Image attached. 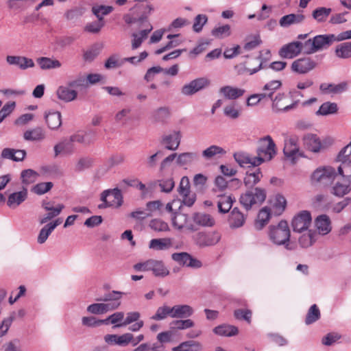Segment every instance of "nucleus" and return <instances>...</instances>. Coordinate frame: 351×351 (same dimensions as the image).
<instances>
[{"instance_id": "obj_1", "label": "nucleus", "mask_w": 351, "mask_h": 351, "mask_svg": "<svg viewBox=\"0 0 351 351\" xmlns=\"http://www.w3.org/2000/svg\"><path fill=\"white\" fill-rule=\"evenodd\" d=\"M152 10V5L148 3H137L128 13L123 15V19L126 24L141 28L145 23H149L147 16Z\"/></svg>"}, {"instance_id": "obj_2", "label": "nucleus", "mask_w": 351, "mask_h": 351, "mask_svg": "<svg viewBox=\"0 0 351 351\" xmlns=\"http://www.w3.org/2000/svg\"><path fill=\"white\" fill-rule=\"evenodd\" d=\"M268 237L269 240L276 245H284L288 250H294L290 244L291 231L288 223L281 220L276 226H270Z\"/></svg>"}, {"instance_id": "obj_3", "label": "nucleus", "mask_w": 351, "mask_h": 351, "mask_svg": "<svg viewBox=\"0 0 351 351\" xmlns=\"http://www.w3.org/2000/svg\"><path fill=\"white\" fill-rule=\"evenodd\" d=\"M337 41L334 34H322L309 38L304 43V53L312 54L327 48L334 42Z\"/></svg>"}, {"instance_id": "obj_4", "label": "nucleus", "mask_w": 351, "mask_h": 351, "mask_svg": "<svg viewBox=\"0 0 351 351\" xmlns=\"http://www.w3.org/2000/svg\"><path fill=\"white\" fill-rule=\"evenodd\" d=\"M265 190L256 187L253 191H248L242 194L239 202L246 210H249L254 205L262 204L265 200Z\"/></svg>"}, {"instance_id": "obj_5", "label": "nucleus", "mask_w": 351, "mask_h": 351, "mask_svg": "<svg viewBox=\"0 0 351 351\" xmlns=\"http://www.w3.org/2000/svg\"><path fill=\"white\" fill-rule=\"evenodd\" d=\"M256 153V157H261L263 162L271 160L276 156V144L270 136H265L258 141Z\"/></svg>"}, {"instance_id": "obj_6", "label": "nucleus", "mask_w": 351, "mask_h": 351, "mask_svg": "<svg viewBox=\"0 0 351 351\" xmlns=\"http://www.w3.org/2000/svg\"><path fill=\"white\" fill-rule=\"evenodd\" d=\"M101 200L103 202V204L99 206V208L113 206L119 207L123 203L121 191L117 188L112 190H106L101 193Z\"/></svg>"}, {"instance_id": "obj_7", "label": "nucleus", "mask_w": 351, "mask_h": 351, "mask_svg": "<svg viewBox=\"0 0 351 351\" xmlns=\"http://www.w3.org/2000/svg\"><path fill=\"white\" fill-rule=\"evenodd\" d=\"M210 81L205 77H198L184 84L181 88V93L184 96H191L207 88Z\"/></svg>"}, {"instance_id": "obj_8", "label": "nucleus", "mask_w": 351, "mask_h": 351, "mask_svg": "<svg viewBox=\"0 0 351 351\" xmlns=\"http://www.w3.org/2000/svg\"><path fill=\"white\" fill-rule=\"evenodd\" d=\"M311 215L308 210H302L292 219L291 226L295 232L302 233L308 230L311 224Z\"/></svg>"}, {"instance_id": "obj_9", "label": "nucleus", "mask_w": 351, "mask_h": 351, "mask_svg": "<svg viewBox=\"0 0 351 351\" xmlns=\"http://www.w3.org/2000/svg\"><path fill=\"white\" fill-rule=\"evenodd\" d=\"M332 186L330 193L337 197H343L350 193L351 188L350 184L351 182L347 179L340 178L339 175L335 172V176L332 178Z\"/></svg>"}, {"instance_id": "obj_10", "label": "nucleus", "mask_w": 351, "mask_h": 351, "mask_svg": "<svg viewBox=\"0 0 351 351\" xmlns=\"http://www.w3.org/2000/svg\"><path fill=\"white\" fill-rule=\"evenodd\" d=\"M286 95L285 93H278L274 97L271 99L272 101V110L275 112H287L291 110L295 109L299 100H295L290 104L285 102Z\"/></svg>"}, {"instance_id": "obj_11", "label": "nucleus", "mask_w": 351, "mask_h": 351, "mask_svg": "<svg viewBox=\"0 0 351 351\" xmlns=\"http://www.w3.org/2000/svg\"><path fill=\"white\" fill-rule=\"evenodd\" d=\"M221 237V234L217 231L201 232L195 235V241L200 247L211 246L218 243Z\"/></svg>"}, {"instance_id": "obj_12", "label": "nucleus", "mask_w": 351, "mask_h": 351, "mask_svg": "<svg viewBox=\"0 0 351 351\" xmlns=\"http://www.w3.org/2000/svg\"><path fill=\"white\" fill-rule=\"evenodd\" d=\"M304 51V43L295 41L283 45L279 50V56L282 58L291 59Z\"/></svg>"}, {"instance_id": "obj_13", "label": "nucleus", "mask_w": 351, "mask_h": 351, "mask_svg": "<svg viewBox=\"0 0 351 351\" xmlns=\"http://www.w3.org/2000/svg\"><path fill=\"white\" fill-rule=\"evenodd\" d=\"M182 134L180 130H173L161 137V143L165 147L171 151H176L180 146Z\"/></svg>"}, {"instance_id": "obj_14", "label": "nucleus", "mask_w": 351, "mask_h": 351, "mask_svg": "<svg viewBox=\"0 0 351 351\" xmlns=\"http://www.w3.org/2000/svg\"><path fill=\"white\" fill-rule=\"evenodd\" d=\"M138 32H135L132 34V49H136L143 43V42L147 38L149 34L152 31L153 26L150 23H145L144 25L141 28H136Z\"/></svg>"}, {"instance_id": "obj_15", "label": "nucleus", "mask_w": 351, "mask_h": 351, "mask_svg": "<svg viewBox=\"0 0 351 351\" xmlns=\"http://www.w3.org/2000/svg\"><path fill=\"white\" fill-rule=\"evenodd\" d=\"M317 63L311 58H299L293 62L291 69L299 74H305L315 69Z\"/></svg>"}, {"instance_id": "obj_16", "label": "nucleus", "mask_w": 351, "mask_h": 351, "mask_svg": "<svg viewBox=\"0 0 351 351\" xmlns=\"http://www.w3.org/2000/svg\"><path fill=\"white\" fill-rule=\"evenodd\" d=\"M335 170L331 167L317 169L312 174L311 179L313 182H320L326 184L330 182L335 174Z\"/></svg>"}, {"instance_id": "obj_17", "label": "nucleus", "mask_w": 351, "mask_h": 351, "mask_svg": "<svg viewBox=\"0 0 351 351\" xmlns=\"http://www.w3.org/2000/svg\"><path fill=\"white\" fill-rule=\"evenodd\" d=\"M234 158L237 162L242 167H258L263 162V160L261 157L250 156L245 153H235Z\"/></svg>"}, {"instance_id": "obj_18", "label": "nucleus", "mask_w": 351, "mask_h": 351, "mask_svg": "<svg viewBox=\"0 0 351 351\" xmlns=\"http://www.w3.org/2000/svg\"><path fill=\"white\" fill-rule=\"evenodd\" d=\"M245 219L246 215L235 207L230 213L228 223L230 228L237 229L244 225Z\"/></svg>"}, {"instance_id": "obj_19", "label": "nucleus", "mask_w": 351, "mask_h": 351, "mask_svg": "<svg viewBox=\"0 0 351 351\" xmlns=\"http://www.w3.org/2000/svg\"><path fill=\"white\" fill-rule=\"evenodd\" d=\"M43 207L48 213L40 219V224L46 223L48 221L58 216L64 208V206L62 204H59L56 207H53L51 205V202H44L43 203Z\"/></svg>"}, {"instance_id": "obj_20", "label": "nucleus", "mask_w": 351, "mask_h": 351, "mask_svg": "<svg viewBox=\"0 0 351 351\" xmlns=\"http://www.w3.org/2000/svg\"><path fill=\"white\" fill-rule=\"evenodd\" d=\"M304 147L309 151L317 153L321 151L322 144L319 136L315 134L308 133L303 136Z\"/></svg>"}, {"instance_id": "obj_21", "label": "nucleus", "mask_w": 351, "mask_h": 351, "mask_svg": "<svg viewBox=\"0 0 351 351\" xmlns=\"http://www.w3.org/2000/svg\"><path fill=\"white\" fill-rule=\"evenodd\" d=\"M158 186L162 193H169L174 188L175 182L172 178H167L152 181L148 184L149 190H154Z\"/></svg>"}, {"instance_id": "obj_22", "label": "nucleus", "mask_w": 351, "mask_h": 351, "mask_svg": "<svg viewBox=\"0 0 351 351\" xmlns=\"http://www.w3.org/2000/svg\"><path fill=\"white\" fill-rule=\"evenodd\" d=\"M121 304V302L114 303H95L87 307V311L92 314H104L109 311L117 309Z\"/></svg>"}, {"instance_id": "obj_23", "label": "nucleus", "mask_w": 351, "mask_h": 351, "mask_svg": "<svg viewBox=\"0 0 351 351\" xmlns=\"http://www.w3.org/2000/svg\"><path fill=\"white\" fill-rule=\"evenodd\" d=\"M6 60L9 64L16 65L22 70L34 66V61L24 56H8Z\"/></svg>"}, {"instance_id": "obj_24", "label": "nucleus", "mask_w": 351, "mask_h": 351, "mask_svg": "<svg viewBox=\"0 0 351 351\" xmlns=\"http://www.w3.org/2000/svg\"><path fill=\"white\" fill-rule=\"evenodd\" d=\"M299 152L298 141L294 137H290L285 141L283 153L287 158L293 160Z\"/></svg>"}, {"instance_id": "obj_25", "label": "nucleus", "mask_w": 351, "mask_h": 351, "mask_svg": "<svg viewBox=\"0 0 351 351\" xmlns=\"http://www.w3.org/2000/svg\"><path fill=\"white\" fill-rule=\"evenodd\" d=\"M315 226L320 235L328 234L332 229L330 218L326 215L318 216L315 220Z\"/></svg>"}, {"instance_id": "obj_26", "label": "nucleus", "mask_w": 351, "mask_h": 351, "mask_svg": "<svg viewBox=\"0 0 351 351\" xmlns=\"http://www.w3.org/2000/svg\"><path fill=\"white\" fill-rule=\"evenodd\" d=\"M300 234L298 240L302 248H308L312 246L317 241V234L313 230H307Z\"/></svg>"}, {"instance_id": "obj_27", "label": "nucleus", "mask_w": 351, "mask_h": 351, "mask_svg": "<svg viewBox=\"0 0 351 351\" xmlns=\"http://www.w3.org/2000/svg\"><path fill=\"white\" fill-rule=\"evenodd\" d=\"M219 93L227 99H237L243 96L245 90L231 86H224L220 88Z\"/></svg>"}, {"instance_id": "obj_28", "label": "nucleus", "mask_w": 351, "mask_h": 351, "mask_svg": "<svg viewBox=\"0 0 351 351\" xmlns=\"http://www.w3.org/2000/svg\"><path fill=\"white\" fill-rule=\"evenodd\" d=\"M171 317L173 318H187L193 314V308L188 304L175 305L171 307Z\"/></svg>"}, {"instance_id": "obj_29", "label": "nucleus", "mask_w": 351, "mask_h": 351, "mask_svg": "<svg viewBox=\"0 0 351 351\" xmlns=\"http://www.w3.org/2000/svg\"><path fill=\"white\" fill-rule=\"evenodd\" d=\"M150 271L156 277H165L169 274V269L162 261L151 258Z\"/></svg>"}, {"instance_id": "obj_30", "label": "nucleus", "mask_w": 351, "mask_h": 351, "mask_svg": "<svg viewBox=\"0 0 351 351\" xmlns=\"http://www.w3.org/2000/svg\"><path fill=\"white\" fill-rule=\"evenodd\" d=\"M45 137V132L41 127L27 130L23 134L24 139L28 141H42Z\"/></svg>"}, {"instance_id": "obj_31", "label": "nucleus", "mask_w": 351, "mask_h": 351, "mask_svg": "<svg viewBox=\"0 0 351 351\" xmlns=\"http://www.w3.org/2000/svg\"><path fill=\"white\" fill-rule=\"evenodd\" d=\"M305 19L302 14H289L283 16L279 21V24L282 27H287L293 24L302 23Z\"/></svg>"}, {"instance_id": "obj_32", "label": "nucleus", "mask_w": 351, "mask_h": 351, "mask_svg": "<svg viewBox=\"0 0 351 351\" xmlns=\"http://www.w3.org/2000/svg\"><path fill=\"white\" fill-rule=\"evenodd\" d=\"M173 351H202V344L197 341H186L173 348Z\"/></svg>"}, {"instance_id": "obj_33", "label": "nucleus", "mask_w": 351, "mask_h": 351, "mask_svg": "<svg viewBox=\"0 0 351 351\" xmlns=\"http://www.w3.org/2000/svg\"><path fill=\"white\" fill-rule=\"evenodd\" d=\"M194 222L201 226L212 227L215 223V219L208 213H197L193 217Z\"/></svg>"}, {"instance_id": "obj_34", "label": "nucleus", "mask_w": 351, "mask_h": 351, "mask_svg": "<svg viewBox=\"0 0 351 351\" xmlns=\"http://www.w3.org/2000/svg\"><path fill=\"white\" fill-rule=\"evenodd\" d=\"M45 121L51 130H57L62 125V117L60 112H49L45 115Z\"/></svg>"}, {"instance_id": "obj_35", "label": "nucleus", "mask_w": 351, "mask_h": 351, "mask_svg": "<svg viewBox=\"0 0 351 351\" xmlns=\"http://www.w3.org/2000/svg\"><path fill=\"white\" fill-rule=\"evenodd\" d=\"M56 94L59 99L65 102L73 101L77 96L76 90L69 89L66 86H60L56 91Z\"/></svg>"}, {"instance_id": "obj_36", "label": "nucleus", "mask_w": 351, "mask_h": 351, "mask_svg": "<svg viewBox=\"0 0 351 351\" xmlns=\"http://www.w3.org/2000/svg\"><path fill=\"white\" fill-rule=\"evenodd\" d=\"M27 196V191L26 189L13 193L9 195L7 204L9 207L16 208L26 199Z\"/></svg>"}, {"instance_id": "obj_37", "label": "nucleus", "mask_w": 351, "mask_h": 351, "mask_svg": "<svg viewBox=\"0 0 351 351\" xmlns=\"http://www.w3.org/2000/svg\"><path fill=\"white\" fill-rule=\"evenodd\" d=\"M171 245L172 241L169 238L153 239L149 242V247L154 250L161 251L170 248Z\"/></svg>"}, {"instance_id": "obj_38", "label": "nucleus", "mask_w": 351, "mask_h": 351, "mask_svg": "<svg viewBox=\"0 0 351 351\" xmlns=\"http://www.w3.org/2000/svg\"><path fill=\"white\" fill-rule=\"evenodd\" d=\"M239 330L236 326L222 324L213 328V332L219 336L232 337L237 335Z\"/></svg>"}, {"instance_id": "obj_39", "label": "nucleus", "mask_w": 351, "mask_h": 351, "mask_svg": "<svg viewBox=\"0 0 351 351\" xmlns=\"http://www.w3.org/2000/svg\"><path fill=\"white\" fill-rule=\"evenodd\" d=\"M263 174L259 168L253 172L247 171L244 178V184L247 187H252L261 180Z\"/></svg>"}, {"instance_id": "obj_40", "label": "nucleus", "mask_w": 351, "mask_h": 351, "mask_svg": "<svg viewBox=\"0 0 351 351\" xmlns=\"http://www.w3.org/2000/svg\"><path fill=\"white\" fill-rule=\"evenodd\" d=\"M219 199L217 202L219 212L221 213H227L232 206L233 199L231 196L226 195H219Z\"/></svg>"}, {"instance_id": "obj_41", "label": "nucleus", "mask_w": 351, "mask_h": 351, "mask_svg": "<svg viewBox=\"0 0 351 351\" xmlns=\"http://www.w3.org/2000/svg\"><path fill=\"white\" fill-rule=\"evenodd\" d=\"M335 53L339 58H351V42H345L337 45Z\"/></svg>"}, {"instance_id": "obj_42", "label": "nucleus", "mask_w": 351, "mask_h": 351, "mask_svg": "<svg viewBox=\"0 0 351 351\" xmlns=\"http://www.w3.org/2000/svg\"><path fill=\"white\" fill-rule=\"evenodd\" d=\"M338 111V106L336 103L332 102H324L323 103L319 110L315 112L317 116H327L329 114H333L337 113Z\"/></svg>"}, {"instance_id": "obj_43", "label": "nucleus", "mask_w": 351, "mask_h": 351, "mask_svg": "<svg viewBox=\"0 0 351 351\" xmlns=\"http://www.w3.org/2000/svg\"><path fill=\"white\" fill-rule=\"evenodd\" d=\"M73 143L71 140L64 139L54 146L55 156H58L60 153L72 154L73 152Z\"/></svg>"}, {"instance_id": "obj_44", "label": "nucleus", "mask_w": 351, "mask_h": 351, "mask_svg": "<svg viewBox=\"0 0 351 351\" xmlns=\"http://www.w3.org/2000/svg\"><path fill=\"white\" fill-rule=\"evenodd\" d=\"M36 61L40 67L43 70L60 68L62 65L59 60L47 57L39 58Z\"/></svg>"}, {"instance_id": "obj_45", "label": "nucleus", "mask_w": 351, "mask_h": 351, "mask_svg": "<svg viewBox=\"0 0 351 351\" xmlns=\"http://www.w3.org/2000/svg\"><path fill=\"white\" fill-rule=\"evenodd\" d=\"M341 164L337 168V175L351 182V158L340 161Z\"/></svg>"}, {"instance_id": "obj_46", "label": "nucleus", "mask_w": 351, "mask_h": 351, "mask_svg": "<svg viewBox=\"0 0 351 351\" xmlns=\"http://www.w3.org/2000/svg\"><path fill=\"white\" fill-rule=\"evenodd\" d=\"M331 12V8L319 7L313 11L312 16L317 23H324L326 21Z\"/></svg>"}, {"instance_id": "obj_47", "label": "nucleus", "mask_w": 351, "mask_h": 351, "mask_svg": "<svg viewBox=\"0 0 351 351\" xmlns=\"http://www.w3.org/2000/svg\"><path fill=\"white\" fill-rule=\"evenodd\" d=\"M198 159V154L195 152H184L178 154L176 162L180 166L189 165Z\"/></svg>"}, {"instance_id": "obj_48", "label": "nucleus", "mask_w": 351, "mask_h": 351, "mask_svg": "<svg viewBox=\"0 0 351 351\" xmlns=\"http://www.w3.org/2000/svg\"><path fill=\"white\" fill-rule=\"evenodd\" d=\"M194 326V322L190 319H177L170 323V328L173 330H186Z\"/></svg>"}, {"instance_id": "obj_49", "label": "nucleus", "mask_w": 351, "mask_h": 351, "mask_svg": "<svg viewBox=\"0 0 351 351\" xmlns=\"http://www.w3.org/2000/svg\"><path fill=\"white\" fill-rule=\"evenodd\" d=\"M171 221L173 227L180 230L186 225L188 215L182 213H176L171 218Z\"/></svg>"}, {"instance_id": "obj_50", "label": "nucleus", "mask_w": 351, "mask_h": 351, "mask_svg": "<svg viewBox=\"0 0 351 351\" xmlns=\"http://www.w3.org/2000/svg\"><path fill=\"white\" fill-rule=\"evenodd\" d=\"M287 201L284 196L278 194L276 195L273 204V209L275 215H279L285 210Z\"/></svg>"}, {"instance_id": "obj_51", "label": "nucleus", "mask_w": 351, "mask_h": 351, "mask_svg": "<svg viewBox=\"0 0 351 351\" xmlns=\"http://www.w3.org/2000/svg\"><path fill=\"white\" fill-rule=\"evenodd\" d=\"M260 53L261 54H260L259 58L261 59L262 60L261 61V62L259 63V65L256 68H254V69L246 68L245 71L248 74L253 75V74L256 73V72H258L259 70H261L262 68L264 67L263 66L264 62H266L267 60H269L271 58V53L269 49L262 51H261Z\"/></svg>"}, {"instance_id": "obj_52", "label": "nucleus", "mask_w": 351, "mask_h": 351, "mask_svg": "<svg viewBox=\"0 0 351 351\" xmlns=\"http://www.w3.org/2000/svg\"><path fill=\"white\" fill-rule=\"evenodd\" d=\"M171 308V307L165 305L158 307L156 313L151 317V319L159 321L165 319L168 315L171 317L172 310Z\"/></svg>"}, {"instance_id": "obj_53", "label": "nucleus", "mask_w": 351, "mask_h": 351, "mask_svg": "<svg viewBox=\"0 0 351 351\" xmlns=\"http://www.w3.org/2000/svg\"><path fill=\"white\" fill-rule=\"evenodd\" d=\"M320 317V311L316 304L312 305L306 317L305 323L307 325L311 324L318 320Z\"/></svg>"}, {"instance_id": "obj_54", "label": "nucleus", "mask_w": 351, "mask_h": 351, "mask_svg": "<svg viewBox=\"0 0 351 351\" xmlns=\"http://www.w3.org/2000/svg\"><path fill=\"white\" fill-rule=\"evenodd\" d=\"M113 10L112 6L97 5L92 8V12L99 21H104V16L110 14Z\"/></svg>"}, {"instance_id": "obj_55", "label": "nucleus", "mask_w": 351, "mask_h": 351, "mask_svg": "<svg viewBox=\"0 0 351 351\" xmlns=\"http://www.w3.org/2000/svg\"><path fill=\"white\" fill-rule=\"evenodd\" d=\"M270 215V209L267 206L260 210L256 221V226H259L258 228H262L269 221Z\"/></svg>"}, {"instance_id": "obj_56", "label": "nucleus", "mask_w": 351, "mask_h": 351, "mask_svg": "<svg viewBox=\"0 0 351 351\" xmlns=\"http://www.w3.org/2000/svg\"><path fill=\"white\" fill-rule=\"evenodd\" d=\"M155 121L164 122L170 116V110L168 107H160L156 109L153 113Z\"/></svg>"}, {"instance_id": "obj_57", "label": "nucleus", "mask_w": 351, "mask_h": 351, "mask_svg": "<svg viewBox=\"0 0 351 351\" xmlns=\"http://www.w3.org/2000/svg\"><path fill=\"white\" fill-rule=\"evenodd\" d=\"M212 35L217 38H223L229 36L231 34L230 26L229 25H223L216 27L212 30Z\"/></svg>"}, {"instance_id": "obj_58", "label": "nucleus", "mask_w": 351, "mask_h": 351, "mask_svg": "<svg viewBox=\"0 0 351 351\" xmlns=\"http://www.w3.org/2000/svg\"><path fill=\"white\" fill-rule=\"evenodd\" d=\"M225 150L217 145H211L202 152V156L206 159H210L217 154H224Z\"/></svg>"}, {"instance_id": "obj_59", "label": "nucleus", "mask_w": 351, "mask_h": 351, "mask_svg": "<svg viewBox=\"0 0 351 351\" xmlns=\"http://www.w3.org/2000/svg\"><path fill=\"white\" fill-rule=\"evenodd\" d=\"M37 176V172L30 169L23 170L21 173L22 182L26 184L34 182L36 180Z\"/></svg>"}, {"instance_id": "obj_60", "label": "nucleus", "mask_w": 351, "mask_h": 351, "mask_svg": "<svg viewBox=\"0 0 351 351\" xmlns=\"http://www.w3.org/2000/svg\"><path fill=\"white\" fill-rule=\"evenodd\" d=\"M123 292L112 291L108 293H106L102 298L97 299V301L100 302H110L109 303L121 302V299Z\"/></svg>"}, {"instance_id": "obj_61", "label": "nucleus", "mask_w": 351, "mask_h": 351, "mask_svg": "<svg viewBox=\"0 0 351 351\" xmlns=\"http://www.w3.org/2000/svg\"><path fill=\"white\" fill-rule=\"evenodd\" d=\"M223 114L230 119H236L240 117L241 112L235 104H231L224 108Z\"/></svg>"}, {"instance_id": "obj_62", "label": "nucleus", "mask_w": 351, "mask_h": 351, "mask_svg": "<svg viewBox=\"0 0 351 351\" xmlns=\"http://www.w3.org/2000/svg\"><path fill=\"white\" fill-rule=\"evenodd\" d=\"M141 314L137 311L129 312L126 315V317L122 323H119L114 326V328H119L127 326L134 322L140 321Z\"/></svg>"}, {"instance_id": "obj_63", "label": "nucleus", "mask_w": 351, "mask_h": 351, "mask_svg": "<svg viewBox=\"0 0 351 351\" xmlns=\"http://www.w3.org/2000/svg\"><path fill=\"white\" fill-rule=\"evenodd\" d=\"M53 230L52 227L49 223H47L40 230L37 242L40 244L44 243Z\"/></svg>"}, {"instance_id": "obj_64", "label": "nucleus", "mask_w": 351, "mask_h": 351, "mask_svg": "<svg viewBox=\"0 0 351 351\" xmlns=\"http://www.w3.org/2000/svg\"><path fill=\"white\" fill-rule=\"evenodd\" d=\"M282 86V83L280 80H271L263 88V90L267 92V93H271L270 99H272L274 97V93L280 88Z\"/></svg>"}]
</instances>
